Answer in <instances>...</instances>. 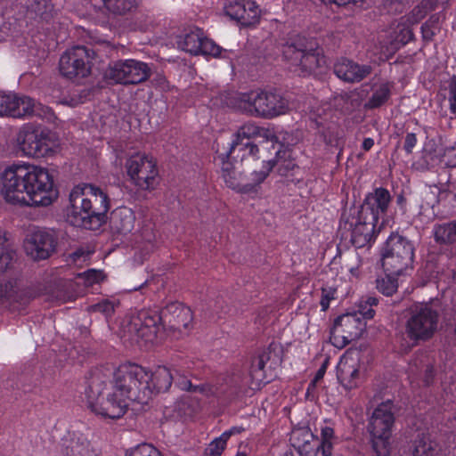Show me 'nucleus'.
<instances>
[{
    "mask_svg": "<svg viewBox=\"0 0 456 456\" xmlns=\"http://www.w3.org/2000/svg\"><path fill=\"white\" fill-rule=\"evenodd\" d=\"M237 106L242 111L265 118H273L287 113L289 102L281 95L265 91H251L238 97Z\"/></svg>",
    "mask_w": 456,
    "mask_h": 456,
    "instance_id": "obj_9",
    "label": "nucleus"
},
{
    "mask_svg": "<svg viewBox=\"0 0 456 456\" xmlns=\"http://www.w3.org/2000/svg\"><path fill=\"white\" fill-rule=\"evenodd\" d=\"M398 274H392L385 273L384 277H380L377 280V289L386 296H391L398 287V282L395 276Z\"/></svg>",
    "mask_w": 456,
    "mask_h": 456,
    "instance_id": "obj_35",
    "label": "nucleus"
},
{
    "mask_svg": "<svg viewBox=\"0 0 456 456\" xmlns=\"http://www.w3.org/2000/svg\"><path fill=\"white\" fill-rule=\"evenodd\" d=\"M114 302L109 299L102 300V302H99L90 306L91 311L102 313L106 316L110 315L114 312Z\"/></svg>",
    "mask_w": 456,
    "mask_h": 456,
    "instance_id": "obj_44",
    "label": "nucleus"
},
{
    "mask_svg": "<svg viewBox=\"0 0 456 456\" xmlns=\"http://www.w3.org/2000/svg\"><path fill=\"white\" fill-rule=\"evenodd\" d=\"M395 406L391 401L379 404L368 425L372 448L377 456H389L392 450V432L395 423Z\"/></svg>",
    "mask_w": 456,
    "mask_h": 456,
    "instance_id": "obj_8",
    "label": "nucleus"
},
{
    "mask_svg": "<svg viewBox=\"0 0 456 456\" xmlns=\"http://www.w3.org/2000/svg\"><path fill=\"white\" fill-rule=\"evenodd\" d=\"M94 52L86 46L68 48L60 57V73L68 79L85 78L91 73Z\"/></svg>",
    "mask_w": 456,
    "mask_h": 456,
    "instance_id": "obj_12",
    "label": "nucleus"
},
{
    "mask_svg": "<svg viewBox=\"0 0 456 456\" xmlns=\"http://www.w3.org/2000/svg\"><path fill=\"white\" fill-rule=\"evenodd\" d=\"M436 241L452 243L456 241V224H445L438 225L434 230Z\"/></svg>",
    "mask_w": 456,
    "mask_h": 456,
    "instance_id": "obj_33",
    "label": "nucleus"
},
{
    "mask_svg": "<svg viewBox=\"0 0 456 456\" xmlns=\"http://www.w3.org/2000/svg\"><path fill=\"white\" fill-rule=\"evenodd\" d=\"M390 202V194L388 191L379 188L372 193H370L360 211L367 216L371 221L379 224V220L385 215Z\"/></svg>",
    "mask_w": 456,
    "mask_h": 456,
    "instance_id": "obj_23",
    "label": "nucleus"
},
{
    "mask_svg": "<svg viewBox=\"0 0 456 456\" xmlns=\"http://www.w3.org/2000/svg\"><path fill=\"white\" fill-rule=\"evenodd\" d=\"M321 437L322 442L319 444V450L322 451L323 456H330L335 439L333 428L328 425L322 427Z\"/></svg>",
    "mask_w": 456,
    "mask_h": 456,
    "instance_id": "obj_34",
    "label": "nucleus"
},
{
    "mask_svg": "<svg viewBox=\"0 0 456 456\" xmlns=\"http://www.w3.org/2000/svg\"><path fill=\"white\" fill-rule=\"evenodd\" d=\"M130 182L140 190H153L159 183V169L155 159L142 152L129 156L125 164Z\"/></svg>",
    "mask_w": 456,
    "mask_h": 456,
    "instance_id": "obj_11",
    "label": "nucleus"
},
{
    "mask_svg": "<svg viewBox=\"0 0 456 456\" xmlns=\"http://www.w3.org/2000/svg\"><path fill=\"white\" fill-rule=\"evenodd\" d=\"M421 31H422V33H423V37H427L426 32H427V33H431V32H432V30H430V29H428V30H421Z\"/></svg>",
    "mask_w": 456,
    "mask_h": 456,
    "instance_id": "obj_55",
    "label": "nucleus"
},
{
    "mask_svg": "<svg viewBox=\"0 0 456 456\" xmlns=\"http://www.w3.org/2000/svg\"><path fill=\"white\" fill-rule=\"evenodd\" d=\"M182 50L191 54H204L217 56L220 54V47L211 39L203 37L199 30H191L178 42Z\"/></svg>",
    "mask_w": 456,
    "mask_h": 456,
    "instance_id": "obj_22",
    "label": "nucleus"
},
{
    "mask_svg": "<svg viewBox=\"0 0 456 456\" xmlns=\"http://www.w3.org/2000/svg\"><path fill=\"white\" fill-rule=\"evenodd\" d=\"M270 360L269 353L261 354L252 363L249 376L251 387L253 389H258L262 385L268 383L274 376L271 365H268Z\"/></svg>",
    "mask_w": 456,
    "mask_h": 456,
    "instance_id": "obj_26",
    "label": "nucleus"
},
{
    "mask_svg": "<svg viewBox=\"0 0 456 456\" xmlns=\"http://www.w3.org/2000/svg\"><path fill=\"white\" fill-rule=\"evenodd\" d=\"M48 109L43 110L33 99L14 93H0V117L23 118L26 116L45 114Z\"/></svg>",
    "mask_w": 456,
    "mask_h": 456,
    "instance_id": "obj_14",
    "label": "nucleus"
},
{
    "mask_svg": "<svg viewBox=\"0 0 456 456\" xmlns=\"http://www.w3.org/2000/svg\"><path fill=\"white\" fill-rule=\"evenodd\" d=\"M63 103H65V104H69V105H70V106H75L77 102H74V101H71V102H63Z\"/></svg>",
    "mask_w": 456,
    "mask_h": 456,
    "instance_id": "obj_53",
    "label": "nucleus"
},
{
    "mask_svg": "<svg viewBox=\"0 0 456 456\" xmlns=\"http://www.w3.org/2000/svg\"><path fill=\"white\" fill-rule=\"evenodd\" d=\"M0 195L12 206L48 207L58 199L59 190L49 169L18 160L1 172Z\"/></svg>",
    "mask_w": 456,
    "mask_h": 456,
    "instance_id": "obj_1",
    "label": "nucleus"
},
{
    "mask_svg": "<svg viewBox=\"0 0 456 456\" xmlns=\"http://www.w3.org/2000/svg\"><path fill=\"white\" fill-rule=\"evenodd\" d=\"M227 435L221 434L214 438L207 446L205 454L207 456H221L227 445Z\"/></svg>",
    "mask_w": 456,
    "mask_h": 456,
    "instance_id": "obj_36",
    "label": "nucleus"
},
{
    "mask_svg": "<svg viewBox=\"0 0 456 456\" xmlns=\"http://www.w3.org/2000/svg\"><path fill=\"white\" fill-rule=\"evenodd\" d=\"M12 259V251L6 245L4 232L0 230V272L8 268Z\"/></svg>",
    "mask_w": 456,
    "mask_h": 456,
    "instance_id": "obj_39",
    "label": "nucleus"
},
{
    "mask_svg": "<svg viewBox=\"0 0 456 456\" xmlns=\"http://www.w3.org/2000/svg\"><path fill=\"white\" fill-rule=\"evenodd\" d=\"M378 224L371 221L360 210L357 215H353L346 219L344 229L350 232V240L356 248H363L370 244L381 226L377 228Z\"/></svg>",
    "mask_w": 456,
    "mask_h": 456,
    "instance_id": "obj_17",
    "label": "nucleus"
},
{
    "mask_svg": "<svg viewBox=\"0 0 456 456\" xmlns=\"http://www.w3.org/2000/svg\"><path fill=\"white\" fill-rule=\"evenodd\" d=\"M322 4L325 5L335 4L337 6H346L348 4H357L362 3L363 0H320Z\"/></svg>",
    "mask_w": 456,
    "mask_h": 456,
    "instance_id": "obj_48",
    "label": "nucleus"
},
{
    "mask_svg": "<svg viewBox=\"0 0 456 456\" xmlns=\"http://www.w3.org/2000/svg\"><path fill=\"white\" fill-rule=\"evenodd\" d=\"M261 134V129L253 123H246L241 126L231 142L229 154L234 153L236 151L241 152L240 158L244 159L247 156H256L258 148L254 144L251 140Z\"/></svg>",
    "mask_w": 456,
    "mask_h": 456,
    "instance_id": "obj_21",
    "label": "nucleus"
},
{
    "mask_svg": "<svg viewBox=\"0 0 456 456\" xmlns=\"http://www.w3.org/2000/svg\"><path fill=\"white\" fill-rule=\"evenodd\" d=\"M335 291L331 289H323L321 299V306L322 311H326L330 304V301L334 299Z\"/></svg>",
    "mask_w": 456,
    "mask_h": 456,
    "instance_id": "obj_46",
    "label": "nucleus"
},
{
    "mask_svg": "<svg viewBox=\"0 0 456 456\" xmlns=\"http://www.w3.org/2000/svg\"><path fill=\"white\" fill-rule=\"evenodd\" d=\"M374 145V141L372 138H365L362 142V149L364 151H369Z\"/></svg>",
    "mask_w": 456,
    "mask_h": 456,
    "instance_id": "obj_52",
    "label": "nucleus"
},
{
    "mask_svg": "<svg viewBox=\"0 0 456 456\" xmlns=\"http://www.w3.org/2000/svg\"><path fill=\"white\" fill-rule=\"evenodd\" d=\"M126 456H161L160 452L150 444H141L126 453Z\"/></svg>",
    "mask_w": 456,
    "mask_h": 456,
    "instance_id": "obj_42",
    "label": "nucleus"
},
{
    "mask_svg": "<svg viewBox=\"0 0 456 456\" xmlns=\"http://www.w3.org/2000/svg\"><path fill=\"white\" fill-rule=\"evenodd\" d=\"M439 2L440 0H422L407 16H403L400 19L398 27L402 26L403 28H409L415 25L422 20L428 12L436 10Z\"/></svg>",
    "mask_w": 456,
    "mask_h": 456,
    "instance_id": "obj_28",
    "label": "nucleus"
},
{
    "mask_svg": "<svg viewBox=\"0 0 456 456\" xmlns=\"http://www.w3.org/2000/svg\"><path fill=\"white\" fill-rule=\"evenodd\" d=\"M26 253L34 259H45L55 249L53 232L38 226L29 227L23 242Z\"/></svg>",
    "mask_w": 456,
    "mask_h": 456,
    "instance_id": "obj_15",
    "label": "nucleus"
},
{
    "mask_svg": "<svg viewBox=\"0 0 456 456\" xmlns=\"http://www.w3.org/2000/svg\"><path fill=\"white\" fill-rule=\"evenodd\" d=\"M104 7L115 15H125L137 8V0H102Z\"/></svg>",
    "mask_w": 456,
    "mask_h": 456,
    "instance_id": "obj_31",
    "label": "nucleus"
},
{
    "mask_svg": "<svg viewBox=\"0 0 456 456\" xmlns=\"http://www.w3.org/2000/svg\"><path fill=\"white\" fill-rule=\"evenodd\" d=\"M16 154L27 158L53 157L60 151V146L51 132L38 125H23L13 140Z\"/></svg>",
    "mask_w": 456,
    "mask_h": 456,
    "instance_id": "obj_6",
    "label": "nucleus"
},
{
    "mask_svg": "<svg viewBox=\"0 0 456 456\" xmlns=\"http://www.w3.org/2000/svg\"><path fill=\"white\" fill-rule=\"evenodd\" d=\"M149 76L148 66L135 60L117 61L107 71L110 79L120 84H138L146 80Z\"/></svg>",
    "mask_w": 456,
    "mask_h": 456,
    "instance_id": "obj_18",
    "label": "nucleus"
},
{
    "mask_svg": "<svg viewBox=\"0 0 456 456\" xmlns=\"http://www.w3.org/2000/svg\"><path fill=\"white\" fill-rule=\"evenodd\" d=\"M237 456H246V455L241 453V454H238Z\"/></svg>",
    "mask_w": 456,
    "mask_h": 456,
    "instance_id": "obj_57",
    "label": "nucleus"
},
{
    "mask_svg": "<svg viewBox=\"0 0 456 456\" xmlns=\"http://www.w3.org/2000/svg\"><path fill=\"white\" fill-rule=\"evenodd\" d=\"M225 14L243 27H252L258 24L261 10L252 0H236L224 6Z\"/></svg>",
    "mask_w": 456,
    "mask_h": 456,
    "instance_id": "obj_20",
    "label": "nucleus"
},
{
    "mask_svg": "<svg viewBox=\"0 0 456 456\" xmlns=\"http://www.w3.org/2000/svg\"><path fill=\"white\" fill-rule=\"evenodd\" d=\"M417 143L416 135L412 133L407 134L405 137L404 149L407 152H411L412 149L415 147Z\"/></svg>",
    "mask_w": 456,
    "mask_h": 456,
    "instance_id": "obj_49",
    "label": "nucleus"
},
{
    "mask_svg": "<svg viewBox=\"0 0 456 456\" xmlns=\"http://www.w3.org/2000/svg\"><path fill=\"white\" fill-rule=\"evenodd\" d=\"M327 365H328V361H326L321 367L320 369L318 370V371L316 372L314 379L312 380V382L309 384L308 386V388H307V392H310V390L314 389L316 386V383L321 380L324 375H325V372H326V370H327Z\"/></svg>",
    "mask_w": 456,
    "mask_h": 456,
    "instance_id": "obj_47",
    "label": "nucleus"
},
{
    "mask_svg": "<svg viewBox=\"0 0 456 456\" xmlns=\"http://www.w3.org/2000/svg\"><path fill=\"white\" fill-rule=\"evenodd\" d=\"M350 272H351V273H352V275H353V276H357V271H356V269L354 270V268H351V269H350Z\"/></svg>",
    "mask_w": 456,
    "mask_h": 456,
    "instance_id": "obj_54",
    "label": "nucleus"
},
{
    "mask_svg": "<svg viewBox=\"0 0 456 456\" xmlns=\"http://www.w3.org/2000/svg\"><path fill=\"white\" fill-rule=\"evenodd\" d=\"M272 169V166L268 163L267 165L264 166L262 169L256 170L251 173L250 180L249 182L245 183V185H251L252 186V191L254 192L256 191V187L261 184L265 178L268 176L270 171Z\"/></svg>",
    "mask_w": 456,
    "mask_h": 456,
    "instance_id": "obj_40",
    "label": "nucleus"
},
{
    "mask_svg": "<svg viewBox=\"0 0 456 456\" xmlns=\"http://www.w3.org/2000/svg\"><path fill=\"white\" fill-rule=\"evenodd\" d=\"M390 87L387 83H382L376 86L369 102V105L372 108L381 105L388 99Z\"/></svg>",
    "mask_w": 456,
    "mask_h": 456,
    "instance_id": "obj_37",
    "label": "nucleus"
},
{
    "mask_svg": "<svg viewBox=\"0 0 456 456\" xmlns=\"http://www.w3.org/2000/svg\"><path fill=\"white\" fill-rule=\"evenodd\" d=\"M108 210V196L95 185L80 183L69 192L67 217L75 226L92 229V221L101 223Z\"/></svg>",
    "mask_w": 456,
    "mask_h": 456,
    "instance_id": "obj_4",
    "label": "nucleus"
},
{
    "mask_svg": "<svg viewBox=\"0 0 456 456\" xmlns=\"http://www.w3.org/2000/svg\"><path fill=\"white\" fill-rule=\"evenodd\" d=\"M91 255V250L88 248H81L69 254L67 258V262L70 265L81 267L89 261Z\"/></svg>",
    "mask_w": 456,
    "mask_h": 456,
    "instance_id": "obj_38",
    "label": "nucleus"
},
{
    "mask_svg": "<svg viewBox=\"0 0 456 456\" xmlns=\"http://www.w3.org/2000/svg\"><path fill=\"white\" fill-rule=\"evenodd\" d=\"M437 325V313L428 305H416L407 322V332L415 339H426L433 335Z\"/></svg>",
    "mask_w": 456,
    "mask_h": 456,
    "instance_id": "obj_16",
    "label": "nucleus"
},
{
    "mask_svg": "<svg viewBox=\"0 0 456 456\" xmlns=\"http://www.w3.org/2000/svg\"><path fill=\"white\" fill-rule=\"evenodd\" d=\"M231 155L232 154H229L227 151L218 155V159L222 165V177L224 183L229 188L240 193H250L252 191V186L245 185L242 174L237 171L229 160Z\"/></svg>",
    "mask_w": 456,
    "mask_h": 456,
    "instance_id": "obj_24",
    "label": "nucleus"
},
{
    "mask_svg": "<svg viewBox=\"0 0 456 456\" xmlns=\"http://www.w3.org/2000/svg\"><path fill=\"white\" fill-rule=\"evenodd\" d=\"M173 375L169 369L159 366L152 371L134 363L119 365L110 382L130 402L146 404L152 397L171 387Z\"/></svg>",
    "mask_w": 456,
    "mask_h": 456,
    "instance_id": "obj_3",
    "label": "nucleus"
},
{
    "mask_svg": "<svg viewBox=\"0 0 456 456\" xmlns=\"http://www.w3.org/2000/svg\"><path fill=\"white\" fill-rule=\"evenodd\" d=\"M337 377L346 389L357 387L363 379L361 354L357 350H347L337 366Z\"/></svg>",
    "mask_w": 456,
    "mask_h": 456,
    "instance_id": "obj_19",
    "label": "nucleus"
},
{
    "mask_svg": "<svg viewBox=\"0 0 456 456\" xmlns=\"http://www.w3.org/2000/svg\"><path fill=\"white\" fill-rule=\"evenodd\" d=\"M413 247L405 238L391 234L381 249V264L385 273L402 274L413 261Z\"/></svg>",
    "mask_w": 456,
    "mask_h": 456,
    "instance_id": "obj_10",
    "label": "nucleus"
},
{
    "mask_svg": "<svg viewBox=\"0 0 456 456\" xmlns=\"http://www.w3.org/2000/svg\"><path fill=\"white\" fill-rule=\"evenodd\" d=\"M191 323V310L175 303L169 305L162 314L156 309H142L126 315L120 322V332L123 337L136 342L153 343L161 337L164 325L184 335Z\"/></svg>",
    "mask_w": 456,
    "mask_h": 456,
    "instance_id": "obj_2",
    "label": "nucleus"
},
{
    "mask_svg": "<svg viewBox=\"0 0 456 456\" xmlns=\"http://www.w3.org/2000/svg\"><path fill=\"white\" fill-rule=\"evenodd\" d=\"M67 456H96V452L83 436H78L70 440L66 447Z\"/></svg>",
    "mask_w": 456,
    "mask_h": 456,
    "instance_id": "obj_30",
    "label": "nucleus"
},
{
    "mask_svg": "<svg viewBox=\"0 0 456 456\" xmlns=\"http://www.w3.org/2000/svg\"><path fill=\"white\" fill-rule=\"evenodd\" d=\"M241 431H242L241 428L232 427L230 429L225 430L222 434H226L227 435V441H228L231 438L232 436L240 434Z\"/></svg>",
    "mask_w": 456,
    "mask_h": 456,
    "instance_id": "obj_51",
    "label": "nucleus"
},
{
    "mask_svg": "<svg viewBox=\"0 0 456 456\" xmlns=\"http://www.w3.org/2000/svg\"><path fill=\"white\" fill-rule=\"evenodd\" d=\"M183 389H186V388H187V387H186V386H184V387H183ZM189 388H190V387H188V389H189Z\"/></svg>",
    "mask_w": 456,
    "mask_h": 456,
    "instance_id": "obj_56",
    "label": "nucleus"
},
{
    "mask_svg": "<svg viewBox=\"0 0 456 456\" xmlns=\"http://www.w3.org/2000/svg\"><path fill=\"white\" fill-rule=\"evenodd\" d=\"M430 364L431 360L428 358V356L427 354H421L410 363V371L411 373L425 371L428 374L429 371H431Z\"/></svg>",
    "mask_w": 456,
    "mask_h": 456,
    "instance_id": "obj_41",
    "label": "nucleus"
},
{
    "mask_svg": "<svg viewBox=\"0 0 456 456\" xmlns=\"http://www.w3.org/2000/svg\"><path fill=\"white\" fill-rule=\"evenodd\" d=\"M284 53L289 58L291 64L298 67L303 74L316 73L318 69L322 72L327 66L322 49L314 48L313 45L307 48L301 44H292L287 46Z\"/></svg>",
    "mask_w": 456,
    "mask_h": 456,
    "instance_id": "obj_13",
    "label": "nucleus"
},
{
    "mask_svg": "<svg viewBox=\"0 0 456 456\" xmlns=\"http://www.w3.org/2000/svg\"><path fill=\"white\" fill-rule=\"evenodd\" d=\"M55 13L54 6L50 0H33L28 7V19L40 21H49Z\"/></svg>",
    "mask_w": 456,
    "mask_h": 456,
    "instance_id": "obj_29",
    "label": "nucleus"
},
{
    "mask_svg": "<svg viewBox=\"0 0 456 456\" xmlns=\"http://www.w3.org/2000/svg\"><path fill=\"white\" fill-rule=\"evenodd\" d=\"M290 442L301 456H315L319 451L318 440L307 427L294 428Z\"/></svg>",
    "mask_w": 456,
    "mask_h": 456,
    "instance_id": "obj_25",
    "label": "nucleus"
},
{
    "mask_svg": "<svg viewBox=\"0 0 456 456\" xmlns=\"http://www.w3.org/2000/svg\"><path fill=\"white\" fill-rule=\"evenodd\" d=\"M87 407L103 418L118 419L122 417L130 401L121 395L109 382L94 379L85 391Z\"/></svg>",
    "mask_w": 456,
    "mask_h": 456,
    "instance_id": "obj_5",
    "label": "nucleus"
},
{
    "mask_svg": "<svg viewBox=\"0 0 456 456\" xmlns=\"http://www.w3.org/2000/svg\"><path fill=\"white\" fill-rule=\"evenodd\" d=\"M383 5L389 13L402 12L404 7L402 0H384Z\"/></svg>",
    "mask_w": 456,
    "mask_h": 456,
    "instance_id": "obj_45",
    "label": "nucleus"
},
{
    "mask_svg": "<svg viewBox=\"0 0 456 456\" xmlns=\"http://www.w3.org/2000/svg\"><path fill=\"white\" fill-rule=\"evenodd\" d=\"M377 304L374 297H369L361 303L358 310L338 316L330 331V342L338 348H343L351 341L359 338L366 328V320L374 316L372 305Z\"/></svg>",
    "mask_w": 456,
    "mask_h": 456,
    "instance_id": "obj_7",
    "label": "nucleus"
},
{
    "mask_svg": "<svg viewBox=\"0 0 456 456\" xmlns=\"http://www.w3.org/2000/svg\"><path fill=\"white\" fill-rule=\"evenodd\" d=\"M413 456H441V449L436 441L422 439L417 442Z\"/></svg>",
    "mask_w": 456,
    "mask_h": 456,
    "instance_id": "obj_32",
    "label": "nucleus"
},
{
    "mask_svg": "<svg viewBox=\"0 0 456 456\" xmlns=\"http://www.w3.org/2000/svg\"><path fill=\"white\" fill-rule=\"evenodd\" d=\"M338 77L346 82H358L370 73V68L360 66L348 60H342L335 65Z\"/></svg>",
    "mask_w": 456,
    "mask_h": 456,
    "instance_id": "obj_27",
    "label": "nucleus"
},
{
    "mask_svg": "<svg viewBox=\"0 0 456 456\" xmlns=\"http://www.w3.org/2000/svg\"><path fill=\"white\" fill-rule=\"evenodd\" d=\"M450 109L453 114H456V86H452L449 94Z\"/></svg>",
    "mask_w": 456,
    "mask_h": 456,
    "instance_id": "obj_50",
    "label": "nucleus"
},
{
    "mask_svg": "<svg viewBox=\"0 0 456 456\" xmlns=\"http://www.w3.org/2000/svg\"><path fill=\"white\" fill-rule=\"evenodd\" d=\"M78 278L83 281L85 286L90 287L102 281L104 279V275L102 271L90 269L83 273H79Z\"/></svg>",
    "mask_w": 456,
    "mask_h": 456,
    "instance_id": "obj_43",
    "label": "nucleus"
}]
</instances>
